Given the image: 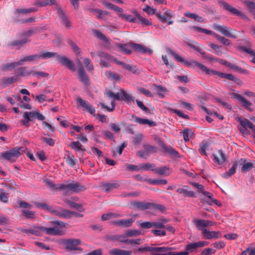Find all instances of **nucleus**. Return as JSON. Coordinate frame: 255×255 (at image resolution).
<instances>
[{"instance_id": "1", "label": "nucleus", "mask_w": 255, "mask_h": 255, "mask_svg": "<svg viewBox=\"0 0 255 255\" xmlns=\"http://www.w3.org/2000/svg\"><path fill=\"white\" fill-rule=\"evenodd\" d=\"M168 52L171 54L174 58L177 60L178 61L181 62L183 65L189 67H193L194 66H196L198 67L200 70L206 73L207 74L211 75H217L220 76L222 78H226L228 80H230L231 81H233L236 82L237 80H238L236 77H235L233 75L230 74H226L222 72H220L217 71H214L212 70H210L208 69L207 67L204 65L202 64H201L198 62L196 61L192 60L191 61H188L183 59L181 57L177 55L173 51L170 49H168Z\"/></svg>"}, {"instance_id": "2", "label": "nucleus", "mask_w": 255, "mask_h": 255, "mask_svg": "<svg viewBox=\"0 0 255 255\" xmlns=\"http://www.w3.org/2000/svg\"><path fill=\"white\" fill-rule=\"evenodd\" d=\"M39 59H48L50 58L56 57L57 61L66 66L72 71H75V68L74 63L65 56H60L56 52L44 51L38 53Z\"/></svg>"}, {"instance_id": "3", "label": "nucleus", "mask_w": 255, "mask_h": 255, "mask_svg": "<svg viewBox=\"0 0 255 255\" xmlns=\"http://www.w3.org/2000/svg\"><path fill=\"white\" fill-rule=\"evenodd\" d=\"M50 224L54 226L49 228L42 227V233L52 236H62L64 234L62 228L66 227V223L61 221L56 220L51 221Z\"/></svg>"}, {"instance_id": "4", "label": "nucleus", "mask_w": 255, "mask_h": 255, "mask_svg": "<svg viewBox=\"0 0 255 255\" xmlns=\"http://www.w3.org/2000/svg\"><path fill=\"white\" fill-rule=\"evenodd\" d=\"M58 189L64 192L77 193L86 189L84 185H81L77 182L72 181L69 182L66 181L62 184H58Z\"/></svg>"}, {"instance_id": "5", "label": "nucleus", "mask_w": 255, "mask_h": 255, "mask_svg": "<svg viewBox=\"0 0 255 255\" xmlns=\"http://www.w3.org/2000/svg\"><path fill=\"white\" fill-rule=\"evenodd\" d=\"M143 10L149 14H155L159 20L163 23L166 22L167 19H169L171 17H174V15L171 11L167 8L163 9L164 14H161L160 12H156L155 9L152 8L148 5H146Z\"/></svg>"}, {"instance_id": "6", "label": "nucleus", "mask_w": 255, "mask_h": 255, "mask_svg": "<svg viewBox=\"0 0 255 255\" xmlns=\"http://www.w3.org/2000/svg\"><path fill=\"white\" fill-rule=\"evenodd\" d=\"M22 151L23 150L21 147L14 148L8 151L1 152L0 158L13 161L21 154Z\"/></svg>"}, {"instance_id": "7", "label": "nucleus", "mask_w": 255, "mask_h": 255, "mask_svg": "<svg viewBox=\"0 0 255 255\" xmlns=\"http://www.w3.org/2000/svg\"><path fill=\"white\" fill-rule=\"evenodd\" d=\"M81 241L79 239H62L59 241V243L63 246L66 250H80L78 246L80 244Z\"/></svg>"}, {"instance_id": "8", "label": "nucleus", "mask_w": 255, "mask_h": 255, "mask_svg": "<svg viewBox=\"0 0 255 255\" xmlns=\"http://www.w3.org/2000/svg\"><path fill=\"white\" fill-rule=\"evenodd\" d=\"M48 212L53 215L57 216L60 218L68 219L70 215V211L60 207H52L48 208Z\"/></svg>"}, {"instance_id": "9", "label": "nucleus", "mask_w": 255, "mask_h": 255, "mask_svg": "<svg viewBox=\"0 0 255 255\" xmlns=\"http://www.w3.org/2000/svg\"><path fill=\"white\" fill-rule=\"evenodd\" d=\"M107 95L111 98H113L114 100L121 101V96L122 95V89L120 90V91L117 94H115L112 92L111 91L109 90L106 93ZM111 107H109L107 105H105L104 103H101V105L102 107L105 109H106L108 112H112L115 109V101L112 100L111 101Z\"/></svg>"}, {"instance_id": "10", "label": "nucleus", "mask_w": 255, "mask_h": 255, "mask_svg": "<svg viewBox=\"0 0 255 255\" xmlns=\"http://www.w3.org/2000/svg\"><path fill=\"white\" fill-rule=\"evenodd\" d=\"M193 223L196 225L197 228L202 231V234L203 231L206 227L209 226H212L215 225V222L208 220H202V219H195L194 220Z\"/></svg>"}, {"instance_id": "11", "label": "nucleus", "mask_w": 255, "mask_h": 255, "mask_svg": "<svg viewBox=\"0 0 255 255\" xmlns=\"http://www.w3.org/2000/svg\"><path fill=\"white\" fill-rule=\"evenodd\" d=\"M208 242L206 241H199L195 243H192L187 244L185 247L186 251L189 253H193L196 251L198 248L207 246Z\"/></svg>"}, {"instance_id": "12", "label": "nucleus", "mask_w": 255, "mask_h": 255, "mask_svg": "<svg viewBox=\"0 0 255 255\" xmlns=\"http://www.w3.org/2000/svg\"><path fill=\"white\" fill-rule=\"evenodd\" d=\"M56 10L60 19H61V23L63 24L66 28H70L71 27V22L62 9L57 6L56 7Z\"/></svg>"}, {"instance_id": "13", "label": "nucleus", "mask_w": 255, "mask_h": 255, "mask_svg": "<svg viewBox=\"0 0 255 255\" xmlns=\"http://www.w3.org/2000/svg\"><path fill=\"white\" fill-rule=\"evenodd\" d=\"M76 101L78 106L82 107L83 110L88 112L91 114H95V109L89 103L84 101L80 97L77 98Z\"/></svg>"}, {"instance_id": "14", "label": "nucleus", "mask_w": 255, "mask_h": 255, "mask_svg": "<svg viewBox=\"0 0 255 255\" xmlns=\"http://www.w3.org/2000/svg\"><path fill=\"white\" fill-rule=\"evenodd\" d=\"M213 28L227 37L233 38H236L235 35L231 33V29L226 26L215 24L213 25Z\"/></svg>"}, {"instance_id": "15", "label": "nucleus", "mask_w": 255, "mask_h": 255, "mask_svg": "<svg viewBox=\"0 0 255 255\" xmlns=\"http://www.w3.org/2000/svg\"><path fill=\"white\" fill-rule=\"evenodd\" d=\"M233 96L234 98H235L237 100H238L245 109L250 111H252L253 110V109L251 108V107L253 106V104L251 102L247 100L242 95L238 94H234Z\"/></svg>"}, {"instance_id": "16", "label": "nucleus", "mask_w": 255, "mask_h": 255, "mask_svg": "<svg viewBox=\"0 0 255 255\" xmlns=\"http://www.w3.org/2000/svg\"><path fill=\"white\" fill-rule=\"evenodd\" d=\"M219 3L220 5L225 8L226 10H227L231 12L232 13L244 17L245 16L241 11L238 10L237 9L234 8L231 5L228 4L225 1L222 0H219Z\"/></svg>"}, {"instance_id": "17", "label": "nucleus", "mask_w": 255, "mask_h": 255, "mask_svg": "<svg viewBox=\"0 0 255 255\" xmlns=\"http://www.w3.org/2000/svg\"><path fill=\"white\" fill-rule=\"evenodd\" d=\"M171 248L166 247H154L153 255H173V252L171 251Z\"/></svg>"}, {"instance_id": "18", "label": "nucleus", "mask_w": 255, "mask_h": 255, "mask_svg": "<svg viewBox=\"0 0 255 255\" xmlns=\"http://www.w3.org/2000/svg\"><path fill=\"white\" fill-rule=\"evenodd\" d=\"M98 55L101 57L100 64L102 67H108L110 66V63L112 62V57L108 54L100 52Z\"/></svg>"}, {"instance_id": "19", "label": "nucleus", "mask_w": 255, "mask_h": 255, "mask_svg": "<svg viewBox=\"0 0 255 255\" xmlns=\"http://www.w3.org/2000/svg\"><path fill=\"white\" fill-rule=\"evenodd\" d=\"M151 170L158 174L165 176L169 175L171 173V169L168 166H164L158 168H155V167L152 168Z\"/></svg>"}, {"instance_id": "20", "label": "nucleus", "mask_w": 255, "mask_h": 255, "mask_svg": "<svg viewBox=\"0 0 255 255\" xmlns=\"http://www.w3.org/2000/svg\"><path fill=\"white\" fill-rule=\"evenodd\" d=\"M21 232L28 235L32 234L35 236H41L42 233V227L34 226L29 229H21Z\"/></svg>"}, {"instance_id": "21", "label": "nucleus", "mask_w": 255, "mask_h": 255, "mask_svg": "<svg viewBox=\"0 0 255 255\" xmlns=\"http://www.w3.org/2000/svg\"><path fill=\"white\" fill-rule=\"evenodd\" d=\"M160 145L163 151L168 153L170 156L174 157H179L178 152L172 147L166 146L162 141H161Z\"/></svg>"}, {"instance_id": "22", "label": "nucleus", "mask_w": 255, "mask_h": 255, "mask_svg": "<svg viewBox=\"0 0 255 255\" xmlns=\"http://www.w3.org/2000/svg\"><path fill=\"white\" fill-rule=\"evenodd\" d=\"M214 157V161L215 163H218V164H222L224 163L226 160V156L222 150H219L218 151L217 154H213Z\"/></svg>"}, {"instance_id": "23", "label": "nucleus", "mask_w": 255, "mask_h": 255, "mask_svg": "<svg viewBox=\"0 0 255 255\" xmlns=\"http://www.w3.org/2000/svg\"><path fill=\"white\" fill-rule=\"evenodd\" d=\"M189 187L187 186H183L182 187L178 188L176 190V192L178 193L182 194L185 197H194V193L193 191H190Z\"/></svg>"}, {"instance_id": "24", "label": "nucleus", "mask_w": 255, "mask_h": 255, "mask_svg": "<svg viewBox=\"0 0 255 255\" xmlns=\"http://www.w3.org/2000/svg\"><path fill=\"white\" fill-rule=\"evenodd\" d=\"M133 222L134 220L132 219H128L126 220H118L114 221L113 223L117 226L128 227L132 225Z\"/></svg>"}, {"instance_id": "25", "label": "nucleus", "mask_w": 255, "mask_h": 255, "mask_svg": "<svg viewBox=\"0 0 255 255\" xmlns=\"http://www.w3.org/2000/svg\"><path fill=\"white\" fill-rule=\"evenodd\" d=\"M19 80L18 76H13L8 78H3L0 80V84L3 87L11 85Z\"/></svg>"}, {"instance_id": "26", "label": "nucleus", "mask_w": 255, "mask_h": 255, "mask_svg": "<svg viewBox=\"0 0 255 255\" xmlns=\"http://www.w3.org/2000/svg\"><path fill=\"white\" fill-rule=\"evenodd\" d=\"M133 44H134V43L119 44L118 47L120 50L125 54H130L132 53V49H133L132 45Z\"/></svg>"}, {"instance_id": "27", "label": "nucleus", "mask_w": 255, "mask_h": 255, "mask_svg": "<svg viewBox=\"0 0 255 255\" xmlns=\"http://www.w3.org/2000/svg\"><path fill=\"white\" fill-rule=\"evenodd\" d=\"M120 186V184L118 182L113 183H103L101 185L102 188L106 192H109L113 189H117Z\"/></svg>"}, {"instance_id": "28", "label": "nucleus", "mask_w": 255, "mask_h": 255, "mask_svg": "<svg viewBox=\"0 0 255 255\" xmlns=\"http://www.w3.org/2000/svg\"><path fill=\"white\" fill-rule=\"evenodd\" d=\"M132 45L134 49L140 53L151 54L152 52L151 49L140 44L134 43Z\"/></svg>"}, {"instance_id": "29", "label": "nucleus", "mask_w": 255, "mask_h": 255, "mask_svg": "<svg viewBox=\"0 0 255 255\" xmlns=\"http://www.w3.org/2000/svg\"><path fill=\"white\" fill-rule=\"evenodd\" d=\"M220 232L219 231H209L207 230H204L203 235L206 239H218L220 235Z\"/></svg>"}, {"instance_id": "30", "label": "nucleus", "mask_w": 255, "mask_h": 255, "mask_svg": "<svg viewBox=\"0 0 255 255\" xmlns=\"http://www.w3.org/2000/svg\"><path fill=\"white\" fill-rule=\"evenodd\" d=\"M111 255H131L132 252L128 250H123L118 248L112 249L109 251Z\"/></svg>"}, {"instance_id": "31", "label": "nucleus", "mask_w": 255, "mask_h": 255, "mask_svg": "<svg viewBox=\"0 0 255 255\" xmlns=\"http://www.w3.org/2000/svg\"><path fill=\"white\" fill-rule=\"evenodd\" d=\"M78 79L85 86H87L89 84V80L87 75L84 70L81 69L78 71Z\"/></svg>"}, {"instance_id": "32", "label": "nucleus", "mask_w": 255, "mask_h": 255, "mask_svg": "<svg viewBox=\"0 0 255 255\" xmlns=\"http://www.w3.org/2000/svg\"><path fill=\"white\" fill-rule=\"evenodd\" d=\"M39 60V57L38 53L33 55H30L24 56L21 58L20 60L21 65H23L25 62H30L33 61H36Z\"/></svg>"}, {"instance_id": "33", "label": "nucleus", "mask_w": 255, "mask_h": 255, "mask_svg": "<svg viewBox=\"0 0 255 255\" xmlns=\"http://www.w3.org/2000/svg\"><path fill=\"white\" fill-rule=\"evenodd\" d=\"M38 30L37 28H31L28 30L22 33L21 36L23 39H26L27 42L30 41L29 38L35 34Z\"/></svg>"}, {"instance_id": "34", "label": "nucleus", "mask_w": 255, "mask_h": 255, "mask_svg": "<svg viewBox=\"0 0 255 255\" xmlns=\"http://www.w3.org/2000/svg\"><path fill=\"white\" fill-rule=\"evenodd\" d=\"M135 122L141 125H147L150 127H154L156 125V123L152 121L137 117H135Z\"/></svg>"}, {"instance_id": "35", "label": "nucleus", "mask_w": 255, "mask_h": 255, "mask_svg": "<svg viewBox=\"0 0 255 255\" xmlns=\"http://www.w3.org/2000/svg\"><path fill=\"white\" fill-rule=\"evenodd\" d=\"M239 121L241 126L247 129V128H249L253 130V129L255 127L254 124L247 119H240Z\"/></svg>"}, {"instance_id": "36", "label": "nucleus", "mask_w": 255, "mask_h": 255, "mask_svg": "<svg viewBox=\"0 0 255 255\" xmlns=\"http://www.w3.org/2000/svg\"><path fill=\"white\" fill-rule=\"evenodd\" d=\"M142 147L146 153V155L148 156L151 154L156 153L157 151V148L155 146H152L148 144H145L143 145Z\"/></svg>"}, {"instance_id": "37", "label": "nucleus", "mask_w": 255, "mask_h": 255, "mask_svg": "<svg viewBox=\"0 0 255 255\" xmlns=\"http://www.w3.org/2000/svg\"><path fill=\"white\" fill-rule=\"evenodd\" d=\"M17 74L16 76H18L19 78L20 76H27L31 75L33 73L32 70L28 71L27 70L26 67H21L17 70Z\"/></svg>"}, {"instance_id": "38", "label": "nucleus", "mask_w": 255, "mask_h": 255, "mask_svg": "<svg viewBox=\"0 0 255 255\" xmlns=\"http://www.w3.org/2000/svg\"><path fill=\"white\" fill-rule=\"evenodd\" d=\"M133 204L136 208L141 210L150 209L152 206V203L141 202H135Z\"/></svg>"}, {"instance_id": "39", "label": "nucleus", "mask_w": 255, "mask_h": 255, "mask_svg": "<svg viewBox=\"0 0 255 255\" xmlns=\"http://www.w3.org/2000/svg\"><path fill=\"white\" fill-rule=\"evenodd\" d=\"M196 44H193L190 43H188L187 45L191 48L194 49L195 51L200 53L201 55H202L205 58L210 59V60H213L212 58H210L209 57H207L206 56V54L204 52H203L200 47L198 45V43L194 42Z\"/></svg>"}, {"instance_id": "40", "label": "nucleus", "mask_w": 255, "mask_h": 255, "mask_svg": "<svg viewBox=\"0 0 255 255\" xmlns=\"http://www.w3.org/2000/svg\"><path fill=\"white\" fill-rule=\"evenodd\" d=\"M26 43L27 40L26 39H23L21 35L20 39L12 41L10 43L8 44V45L15 46L19 48Z\"/></svg>"}, {"instance_id": "41", "label": "nucleus", "mask_w": 255, "mask_h": 255, "mask_svg": "<svg viewBox=\"0 0 255 255\" xmlns=\"http://www.w3.org/2000/svg\"><path fill=\"white\" fill-rule=\"evenodd\" d=\"M238 166V163L237 161L234 162L233 165L231 167L229 170L222 174V177L225 178H228L233 175L236 171Z\"/></svg>"}, {"instance_id": "42", "label": "nucleus", "mask_w": 255, "mask_h": 255, "mask_svg": "<svg viewBox=\"0 0 255 255\" xmlns=\"http://www.w3.org/2000/svg\"><path fill=\"white\" fill-rule=\"evenodd\" d=\"M122 215L117 213H109L107 214H104L101 216V220L106 221L112 218H115L121 217Z\"/></svg>"}, {"instance_id": "43", "label": "nucleus", "mask_w": 255, "mask_h": 255, "mask_svg": "<svg viewBox=\"0 0 255 255\" xmlns=\"http://www.w3.org/2000/svg\"><path fill=\"white\" fill-rule=\"evenodd\" d=\"M65 203L69 205L70 208L78 210L79 212H83L84 209L82 206L69 200H65Z\"/></svg>"}, {"instance_id": "44", "label": "nucleus", "mask_w": 255, "mask_h": 255, "mask_svg": "<svg viewBox=\"0 0 255 255\" xmlns=\"http://www.w3.org/2000/svg\"><path fill=\"white\" fill-rule=\"evenodd\" d=\"M154 90L158 93L159 96L162 98L164 97L168 90L166 88L159 85H154Z\"/></svg>"}, {"instance_id": "45", "label": "nucleus", "mask_w": 255, "mask_h": 255, "mask_svg": "<svg viewBox=\"0 0 255 255\" xmlns=\"http://www.w3.org/2000/svg\"><path fill=\"white\" fill-rule=\"evenodd\" d=\"M122 95L121 100L124 101L125 102L128 103L131 101H133L132 97L124 89H122Z\"/></svg>"}, {"instance_id": "46", "label": "nucleus", "mask_w": 255, "mask_h": 255, "mask_svg": "<svg viewBox=\"0 0 255 255\" xmlns=\"http://www.w3.org/2000/svg\"><path fill=\"white\" fill-rule=\"evenodd\" d=\"M21 65L20 60L17 61V62H14L12 63H7L4 64L2 66V69L3 70H11L12 69H14L15 67Z\"/></svg>"}, {"instance_id": "47", "label": "nucleus", "mask_w": 255, "mask_h": 255, "mask_svg": "<svg viewBox=\"0 0 255 255\" xmlns=\"http://www.w3.org/2000/svg\"><path fill=\"white\" fill-rule=\"evenodd\" d=\"M122 67L124 69L127 70L128 71L131 72L133 74L138 73V70L136 69V66L134 65H131L127 64L125 63L122 64Z\"/></svg>"}, {"instance_id": "48", "label": "nucleus", "mask_w": 255, "mask_h": 255, "mask_svg": "<svg viewBox=\"0 0 255 255\" xmlns=\"http://www.w3.org/2000/svg\"><path fill=\"white\" fill-rule=\"evenodd\" d=\"M136 20H137L139 23L145 25H151V22L147 19L141 16L138 13H136Z\"/></svg>"}, {"instance_id": "49", "label": "nucleus", "mask_w": 255, "mask_h": 255, "mask_svg": "<svg viewBox=\"0 0 255 255\" xmlns=\"http://www.w3.org/2000/svg\"><path fill=\"white\" fill-rule=\"evenodd\" d=\"M70 146L77 151H84L82 145L79 141H73L70 143Z\"/></svg>"}, {"instance_id": "50", "label": "nucleus", "mask_w": 255, "mask_h": 255, "mask_svg": "<svg viewBox=\"0 0 255 255\" xmlns=\"http://www.w3.org/2000/svg\"><path fill=\"white\" fill-rule=\"evenodd\" d=\"M56 0H39L37 2V4L40 5V6H45L47 5H50L52 4H56Z\"/></svg>"}, {"instance_id": "51", "label": "nucleus", "mask_w": 255, "mask_h": 255, "mask_svg": "<svg viewBox=\"0 0 255 255\" xmlns=\"http://www.w3.org/2000/svg\"><path fill=\"white\" fill-rule=\"evenodd\" d=\"M119 16L122 19L128 22H134L136 21V17H133L131 15L121 13L119 14Z\"/></svg>"}, {"instance_id": "52", "label": "nucleus", "mask_w": 255, "mask_h": 255, "mask_svg": "<svg viewBox=\"0 0 255 255\" xmlns=\"http://www.w3.org/2000/svg\"><path fill=\"white\" fill-rule=\"evenodd\" d=\"M83 64L88 71H92L94 69V66L91 62L90 59L88 58H85L83 60Z\"/></svg>"}, {"instance_id": "53", "label": "nucleus", "mask_w": 255, "mask_h": 255, "mask_svg": "<svg viewBox=\"0 0 255 255\" xmlns=\"http://www.w3.org/2000/svg\"><path fill=\"white\" fill-rule=\"evenodd\" d=\"M147 183L150 184H166L167 180L166 179H150L147 180Z\"/></svg>"}, {"instance_id": "54", "label": "nucleus", "mask_w": 255, "mask_h": 255, "mask_svg": "<svg viewBox=\"0 0 255 255\" xmlns=\"http://www.w3.org/2000/svg\"><path fill=\"white\" fill-rule=\"evenodd\" d=\"M184 14L185 16L188 17L189 18H191L192 19H193L198 22L203 21V19H202V17L199 16L198 15H197L196 14L191 13L190 12H186L184 13Z\"/></svg>"}, {"instance_id": "55", "label": "nucleus", "mask_w": 255, "mask_h": 255, "mask_svg": "<svg viewBox=\"0 0 255 255\" xmlns=\"http://www.w3.org/2000/svg\"><path fill=\"white\" fill-rule=\"evenodd\" d=\"M68 43L76 55H79L81 53L80 48L72 40H69Z\"/></svg>"}, {"instance_id": "56", "label": "nucleus", "mask_w": 255, "mask_h": 255, "mask_svg": "<svg viewBox=\"0 0 255 255\" xmlns=\"http://www.w3.org/2000/svg\"><path fill=\"white\" fill-rule=\"evenodd\" d=\"M21 212L22 214L27 218L31 219L35 218V212L33 211L27 210H22Z\"/></svg>"}, {"instance_id": "57", "label": "nucleus", "mask_w": 255, "mask_h": 255, "mask_svg": "<svg viewBox=\"0 0 255 255\" xmlns=\"http://www.w3.org/2000/svg\"><path fill=\"white\" fill-rule=\"evenodd\" d=\"M35 114L36 112H26L23 114V118L25 120H28L29 121H32L35 118Z\"/></svg>"}, {"instance_id": "58", "label": "nucleus", "mask_w": 255, "mask_h": 255, "mask_svg": "<svg viewBox=\"0 0 255 255\" xmlns=\"http://www.w3.org/2000/svg\"><path fill=\"white\" fill-rule=\"evenodd\" d=\"M139 170H148L155 167V165L154 164L150 163H143L139 165Z\"/></svg>"}, {"instance_id": "59", "label": "nucleus", "mask_w": 255, "mask_h": 255, "mask_svg": "<svg viewBox=\"0 0 255 255\" xmlns=\"http://www.w3.org/2000/svg\"><path fill=\"white\" fill-rule=\"evenodd\" d=\"M91 11L92 12L97 13L98 14V17L101 19L104 18L105 16L108 15V12L106 11H103L98 9H92Z\"/></svg>"}, {"instance_id": "60", "label": "nucleus", "mask_w": 255, "mask_h": 255, "mask_svg": "<svg viewBox=\"0 0 255 255\" xmlns=\"http://www.w3.org/2000/svg\"><path fill=\"white\" fill-rule=\"evenodd\" d=\"M35 11V9L34 8H19L15 10V14H17L19 13H29L33 11Z\"/></svg>"}, {"instance_id": "61", "label": "nucleus", "mask_w": 255, "mask_h": 255, "mask_svg": "<svg viewBox=\"0 0 255 255\" xmlns=\"http://www.w3.org/2000/svg\"><path fill=\"white\" fill-rule=\"evenodd\" d=\"M33 76H36L38 78H47L49 76V74L44 72L39 71L35 72L33 71L32 74Z\"/></svg>"}, {"instance_id": "62", "label": "nucleus", "mask_w": 255, "mask_h": 255, "mask_svg": "<svg viewBox=\"0 0 255 255\" xmlns=\"http://www.w3.org/2000/svg\"><path fill=\"white\" fill-rule=\"evenodd\" d=\"M192 134V132L188 128L185 129L183 131V136L184 140L188 141L190 139V137Z\"/></svg>"}, {"instance_id": "63", "label": "nucleus", "mask_w": 255, "mask_h": 255, "mask_svg": "<svg viewBox=\"0 0 255 255\" xmlns=\"http://www.w3.org/2000/svg\"><path fill=\"white\" fill-rule=\"evenodd\" d=\"M8 194L3 191L2 190L0 189V200L3 203H7L8 202Z\"/></svg>"}, {"instance_id": "64", "label": "nucleus", "mask_w": 255, "mask_h": 255, "mask_svg": "<svg viewBox=\"0 0 255 255\" xmlns=\"http://www.w3.org/2000/svg\"><path fill=\"white\" fill-rule=\"evenodd\" d=\"M140 232L136 230H130L127 231L125 234L128 237H134L140 234Z\"/></svg>"}]
</instances>
